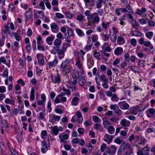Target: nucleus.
Returning a JSON list of instances; mask_svg holds the SVG:
<instances>
[{
	"instance_id": "nucleus-1",
	"label": "nucleus",
	"mask_w": 155,
	"mask_h": 155,
	"mask_svg": "<svg viewBox=\"0 0 155 155\" xmlns=\"http://www.w3.org/2000/svg\"><path fill=\"white\" fill-rule=\"evenodd\" d=\"M73 54L75 61V65L78 68H82L84 57L81 55L79 51L74 50Z\"/></svg>"
},
{
	"instance_id": "nucleus-2",
	"label": "nucleus",
	"mask_w": 155,
	"mask_h": 155,
	"mask_svg": "<svg viewBox=\"0 0 155 155\" xmlns=\"http://www.w3.org/2000/svg\"><path fill=\"white\" fill-rule=\"evenodd\" d=\"M117 150V147L114 145H111L110 147H108L106 148V150L104 153L103 155L107 153L110 155H114L116 153Z\"/></svg>"
},
{
	"instance_id": "nucleus-3",
	"label": "nucleus",
	"mask_w": 155,
	"mask_h": 155,
	"mask_svg": "<svg viewBox=\"0 0 155 155\" xmlns=\"http://www.w3.org/2000/svg\"><path fill=\"white\" fill-rule=\"evenodd\" d=\"M147 141V140L145 138L143 137H140L139 140V142L135 146L137 148V150H139L142 148L143 146L145 144V142Z\"/></svg>"
},
{
	"instance_id": "nucleus-4",
	"label": "nucleus",
	"mask_w": 155,
	"mask_h": 155,
	"mask_svg": "<svg viewBox=\"0 0 155 155\" xmlns=\"http://www.w3.org/2000/svg\"><path fill=\"white\" fill-rule=\"evenodd\" d=\"M110 109L113 110L116 114L118 116H120L122 114L121 110L119 108L117 105H111L110 106Z\"/></svg>"
},
{
	"instance_id": "nucleus-5",
	"label": "nucleus",
	"mask_w": 155,
	"mask_h": 155,
	"mask_svg": "<svg viewBox=\"0 0 155 155\" xmlns=\"http://www.w3.org/2000/svg\"><path fill=\"white\" fill-rule=\"evenodd\" d=\"M4 28L3 29V31H2V37L1 38L5 39L8 37L7 32L9 34L11 35V31H9L8 27L7 25H4Z\"/></svg>"
},
{
	"instance_id": "nucleus-6",
	"label": "nucleus",
	"mask_w": 155,
	"mask_h": 155,
	"mask_svg": "<svg viewBox=\"0 0 155 155\" xmlns=\"http://www.w3.org/2000/svg\"><path fill=\"white\" fill-rule=\"evenodd\" d=\"M131 124L130 122L125 119L122 120L120 122V125L123 127H124V129L127 131L128 128L127 127H129Z\"/></svg>"
},
{
	"instance_id": "nucleus-7",
	"label": "nucleus",
	"mask_w": 155,
	"mask_h": 155,
	"mask_svg": "<svg viewBox=\"0 0 155 155\" xmlns=\"http://www.w3.org/2000/svg\"><path fill=\"white\" fill-rule=\"evenodd\" d=\"M138 42L140 45H144L146 47H149L151 44L150 41H145L144 38L142 37L139 39Z\"/></svg>"
},
{
	"instance_id": "nucleus-8",
	"label": "nucleus",
	"mask_w": 155,
	"mask_h": 155,
	"mask_svg": "<svg viewBox=\"0 0 155 155\" xmlns=\"http://www.w3.org/2000/svg\"><path fill=\"white\" fill-rule=\"evenodd\" d=\"M118 104L120 107L121 109L124 110L128 109L130 107L129 105L125 101L119 102Z\"/></svg>"
},
{
	"instance_id": "nucleus-9",
	"label": "nucleus",
	"mask_w": 155,
	"mask_h": 155,
	"mask_svg": "<svg viewBox=\"0 0 155 155\" xmlns=\"http://www.w3.org/2000/svg\"><path fill=\"white\" fill-rule=\"evenodd\" d=\"M51 28L52 31L54 33H57L59 31L58 25L55 22H52L50 24Z\"/></svg>"
},
{
	"instance_id": "nucleus-10",
	"label": "nucleus",
	"mask_w": 155,
	"mask_h": 155,
	"mask_svg": "<svg viewBox=\"0 0 155 155\" xmlns=\"http://www.w3.org/2000/svg\"><path fill=\"white\" fill-rule=\"evenodd\" d=\"M114 137V136L110 135L107 134L104 136V140L108 144H109L112 141Z\"/></svg>"
},
{
	"instance_id": "nucleus-11",
	"label": "nucleus",
	"mask_w": 155,
	"mask_h": 155,
	"mask_svg": "<svg viewBox=\"0 0 155 155\" xmlns=\"http://www.w3.org/2000/svg\"><path fill=\"white\" fill-rule=\"evenodd\" d=\"M41 144L42 147L41 149V151L42 153H45L48 150L47 144L45 140H43Z\"/></svg>"
},
{
	"instance_id": "nucleus-12",
	"label": "nucleus",
	"mask_w": 155,
	"mask_h": 155,
	"mask_svg": "<svg viewBox=\"0 0 155 155\" xmlns=\"http://www.w3.org/2000/svg\"><path fill=\"white\" fill-rule=\"evenodd\" d=\"M51 78L52 81L54 83H59L61 82V78L58 73L57 74V76L54 77H53L52 75H51Z\"/></svg>"
},
{
	"instance_id": "nucleus-13",
	"label": "nucleus",
	"mask_w": 155,
	"mask_h": 155,
	"mask_svg": "<svg viewBox=\"0 0 155 155\" xmlns=\"http://www.w3.org/2000/svg\"><path fill=\"white\" fill-rule=\"evenodd\" d=\"M32 11L31 8H28V10L25 12V17L27 19H30L32 16Z\"/></svg>"
},
{
	"instance_id": "nucleus-14",
	"label": "nucleus",
	"mask_w": 155,
	"mask_h": 155,
	"mask_svg": "<svg viewBox=\"0 0 155 155\" xmlns=\"http://www.w3.org/2000/svg\"><path fill=\"white\" fill-rule=\"evenodd\" d=\"M123 51V50L122 48L117 47L114 50V53L116 56H119L121 55Z\"/></svg>"
},
{
	"instance_id": "nucleus-15",
	"label": "nucleus",
	"mask_w": 155,
	"mask_h": 155,
	"mask_svg": "<svg viewBox=\"0 0 155 155\" xmlns=\"http://www.w3.org/2000/svg\"><path fill=\"white\" fill-rule=\"evenodd\" d=\"M14 38L15 40L19 42L21 40V38L19 34L16 32H12L11 33V35Z\"/></svg>"
},
{
	"instance_id": "nucleus-16",
	"label": "nucleus",
	"mask_w": 155,
	"mask_h": 155,
	"mask_svg": "<svg viewBox=\"0 0 155 155\" xmlns=\"http://www.w3.org/2000/svg\"><path fill=\"white\" fill-rule=\"evenodd\" d=\"M54 39L55 36L53 35H51L47 38L46 39V41L49 45H51L52 44V42Z\"/></svg>"
},
{
	"instance_id": "nucleus-17",
	"label": "nucleus",
	"mask_w": 155,
	"mask_h": 155,
	"mask_svg": "<svg viewBox=\"0 0 155 155\" xmlns=\"http://www.w3.org/2000/svg\"><path fill=\"white\" fill-rule=\"evenodd\" d=\"M69 135L67 134H60L59 135V138L61 142L63 143L65 141L64 140H66L68 138Z\"/></svg>"
},
{
	"instance_id": "nucleus-18",
	"label": "nucleus",
	"mask_w": 155,
	"mask_h": 155,
	"mask_svg": "<svg viewBox=\"0 0 155 155\" xmlns=\"http://www.w3.org/2000/svg\"><path fill=\"white\" fill-rule=\"evenodd\" d=\"M155 113V110L153 108H150L146 112V114L148 117L150 118L152 116L154 117V115Z\"/></svg>"
},
{
	"instance_id": "nucleus-19",
	"label": "nucleus",
	"mask_w": 155,
	"mask_h": 155,
	"mask_svg": "<svg viewBox=\"0 0 155 155\" xmlns=\"http://www.w3.org/2000/svg\"><path fill=\"white\" fill-rule=\"evenodd\" d=\"M125 43V40L123 37L121 36H118L117 39V43L119 45H122Z\"/></svg>"
},
{
	"instance_id": "nucleus-20",
	"label": "nucleus",
	"mask_w": 155,
	"mask_h": 155,
	"mask_svg": "<svg viewBox=\"0 0 155 155\" xmlns=\"http://www.w3.org/2000/svg\"><path fill=\"white\" fill-rule=\"evenodd\" d=\"M143 152L140 151V154H141L142 155H147L149 154L150 148H149V146L148 145H147L146 146L143 148Z\"/></svg>"
},
{
	"instance_id": "nucleus-21",
	"label": "nucleus",
	"mask_w": 155,
	"mask_h": 155,
	"mask_svg": "<svg viewBox=\"0 0 155 155\" xmlns=\"http://www.w3.org/2000/svg\"><path fill=\"white\" fill-rule=\"evenodd\" d=\"M146 9L144 7H143L141 9L139 8L137 9L136 14L140 16H142L143 14L146 11Z\"/></svg>"
},
{
	"instance_id": "nucleus-22",
	"label": "nucleus",
	"mask_w": 155,
	"mask_h": 155,
	"mask_svg": "<svg viewBox=\"0 0 155 155\" xmlns=\"http://www.w3.org/2000/svg\"><path fill=\"white\" fill-rule=\"evenodd\" d=\"M131 35L137 37H141L142 35V33L138 30L132 31L131 32Z\"/></svg>"
},
{
	"instance_id": "nucleus-23",
	"label": "nucleus",
	"mask_w": 155,
	"mask_h": 155,
	"mask_svg": "<svg viewBox=\"0 0 155 155\" xmlns=\"http://www.w3.org/2000/svg\"><path fill=\"white\" fill-rule=\"evenodd\" d=\"M4 25H7L8 27L9 31H10V29L13 31H15L16 29V28H15L14 25L12 22H8Z\"/></svg>"
},
{
	"instance_id": "nucleus-24",
	"label": "nucleus",
	"mask_w": 155,
	"mask_h": 155,
	"mask_svg": "<svg viewBox=\"0 0 155 155\" xmlns=\"http://www.w3.org/2000/svg\"><path fill=\"white\" fill-rule=\"evenodd\" d=\"M79 101V98L77 97H74L72 99L71 103L74 106L77 105Z\"/></svg>"
},
{
	"instance_id": "nucleus-25",
	"label": "nucleus",
	"mask_w": 155,
	"mask_h": 155,
	"mask_svg": "<svg viewBox=\"0 0 155 155\" xmlns=\"http://www.w3.org/2000/svg\"><path fill=\"white\" fill-rule=\"evenodd\" d=\"M69 65L70 63L69 61L66 60L62 62L61 65V68H70V67H69Z\"/></svg>"
},
{
	"instance_id": "nucleus-26",
	"label": "nucleus",
	"mask_w": 155,
	"mask_h": 155,
	"mask_svg": "<svg viewBox=\"0 0 155 155\" xmlns=\"http://www.w3.org/2000/svg\"><path fill=\"white\" fill-rule=\"evenodd\" d=\"M94 128L95 129L98 130L100 132H103L104 131V129L102 125L99 124H94Z\"/></svg>"
},
{
	"instance_id": "nucleus-27",
	"label": "nucleus",
	"mask_w": 155,
	"mask_h": 155,
	"mask_svg": "<svg viewBox=\"0 0 155 155\" xmlns=\"http://www.w3.org/2000/svg\"><path fill=\"white\" fill-rule=\"evenodd\" d=\"M133 153V149L131 145L127 150H126L124 155H130Z\"/></svg>"
},
{
	"instance_id": "nucleus-28",
	"label": "nucleus",
	"mask_w": 155,
	"mask_h": 155,
	"mask_svg": "<svg viewBox=\"0 0 155 155\" xmlns=\"http://www.w3.org/2000/svg\"><path fill=\"white\" fill-rule=\"evenodd\" d=\"M87 44L84 46V50L86 51H88L91 49L92 44V43L89 44V41H87Z\"/></svg>"
},
{
	"instance_id": "nucleus-29",
	"label": "nucleus",
	"mask_w": 155,
	"mask_h": 155,
	"mask_svg": "<svg viewBox=\"0 0 155 155\" xmlns=\"http://www.w3.org/2000/svg\"><path fill=\"white\" fill-rule=\"evenodd\" d=\"M106 1L104 0H98L96 3V7L99 9L102 7V4H105Z\"/></svg>"
},
{
	"instance_id": "nucleus-30",
	"label": "nucleus",
	"mask_w": 155,
	"mask_h": 155,
	"mask_svg": "<svg viewBox=\"0 0 155 155\" xmlns=\"http://www.w3.org/2000/svg\"><path fill=\"white\" fill-rule=\"evenodd\" d=\"M60 50L59 47L54 46L52 49L50 51V52L53 54H55Z\"/></svg>"
},
{
	"instance_id": "nucleus-31",
	"label": "nucleus",
	"mask_w": 155,
	"mask_h": 155,
	"mask_svg": "<svg viewBox=\"0 0 155 155\" xmlns=\"http://www.w3.org/2000/svg\"><path fill=\"white\" fill-rule=\"evenodd\" d=\"M79 74L78 71L74 69L72 74V77L74 79H77L79 77Z\"/></svg>"
},
{
	"instance_id": "nucleus-32",
	"label": "nucleus",
	"mask_w": 155,
	"mask_h": 155,
	"mask_svg": "<svg viewBox=\"0 0 155 155\" xmlns=\"http://www.w3.org/2000/svg\"><path fill=\"white\" fill-rule=\"evenodd\" d=\"M76 115L77 117V120L78 122L79 123H81L82 122L83 119V117L81 113L80 112H77Z\"/></svg>"
},
{
	"instance_id": "nucleus-33",
	"label": "nucleus",
	"mask_w": 155,
	"mask_h": 155,
	"mask_svg": "<svg viewBox=\"0 0 155 155\" xmlns=\"http://www.w3.org/2000/svg\"><path fill=\"white\" fill-rule=\"evenodd\" d=\"M110 22H105L104 21H103L101 23L102 28L103 29L105 30L107 29L109 27V24Z\"/></svg>"
},
{
	"instance_id": "nucleus-34",
	"label": "nucleus",
	"mask_w": 155,
	"mask_h": 155,
	"mask_svg": "<svg viewBox=\"0 0 155 155\" xmlns=\"http://www.w3.org/2000/svg\"><path fill=\"white\" fill-rule=\"evenodd\" d=\"M65 52L62 50L60 49L58 52V58L60 59H62L64 56Z\"/></svg>"
},
{
	"instance_id": "nucleus-35",
	"label": "nucleus",
	"mask_w": 155,
	"mask_h": 155,
	"mask_svg": "<svg viewBox=\"0 0 155 155\" xmlns=\"http://www.w3.org/2000/svg\"><path fill=\"white\" fill-rule=\"evenodd\" d=\"M51 131L54 135H57L59 133V130L57 126H54L51 129Z\"/></svg>"
},
{
	"instance_id": "nucleus-36",
	"label": "nucleus",
	"mask_w": 155,
	"mask_h": 155,
	"mask_svg": "<svg viewBox=\"0 0 155 155\" xmlns=\"http://www.w3.org/2000/svg\"><path fill=\"white\" fill-rule=\"evenodd\" d=\"M58 62V61L57 59H55L53 61L50 62L48 63L49 67L50 68L54 67L57 64Z\"/></svg>"
},
{
	"instance_id": "nucleus-37",
	"label": "nucleus",
	"mask_w": 155,
	"mask_h": 155,
	"mask_svg": "<svg viewBox=\"0 0 155 155\" xmlns=\"http://www.w3.org/2000/svg\"><path fill=\"white\" fill-rule=\"evenodd\" d=\"M110 37L111 41L113 42H115L117 39V35L116 34L113 32L110 34Z\"/></svg>"
},
{
	"instance_id": "nucleus-38",
	"label": "nucleus",
	"mask_w": 155,
	"mask_h": 155,
	"mask_svg": "<svg viewBox=\"0 0 155 155\" xmlns=\"http://www.w3.org/2000/svg\"><path fill=\"white\" fill-rule=\"evenodd\" d=\"M141 111L140 107L136 106L134 107L133 109V113L134 115H136Z\"/></svg>"
},
{
	"instance_id": "nucleus-39",
	"label": "nucleus",
	"mask_w": 155,
	"mask_h": 155,
	"mask_svg": "<svg viewBox=\"0 0 155 155\" xmlns=\"http://www.w3.org/2000/svg\"><path fill=\"white\" fill-rule=\"evenodd\" d=\"M145 35L146 37L148 39H151L153 35V31H150L146 32Z\"/></svg>"
},
{
	"instance_id": "nucleus-40",
	"label": "nucleus",
	"mask_w": 155,
	"mask_h": 155,
	"mask_svg": "<svg viewBox=\"0 0 155 155\" xmlns=\"http://www.w3.org/2000/svg\"><path fill=\"white\" fill-rule=\"evenodd\" d=\"M75 30L78 35L81 37H83L84 35L83 31L80 29L75 28Z\"/></svg>"
},
{
	"instance_id": "nucleus-41",
	"label": "nucleus",
	"mask_w": 155,
	"mask_h": 155,
	"mask_svg": "<svg viewBox=\"0 0 155 155\" xmlns=\"http://www.w3.org/2000/svg\"><path fill=\"white\" fill-rule=\"evenodd\" d=\"M61 44V40L58 39H56L53 42V45L55 46L58 47Z\"/></svg>"
},
{
	"instance_id": "nucleus-42",
	"label": "nucleus",
	"mask_w": 155,
	"mask_h": 155,
	"mask_svg": "<svg viewBox=\"0 0 155 155\" xmlns=\"http://www.w3.org/2000/svg\"><path fill=\"white\" fill-rule=\"evenodd\" d=\"M107 129V131L109 134H113L114 133L115 131V129L113 126H110L108 127Z\"/></svg>"
},
{
	"instance_id": "nucleus-43",
	"label": "nucleus",
	"mask_w": 155,
	"mask_h": 155,
	"mask_svg": "<svg viewBox=\"0 0 155 155\" xmlns=\"http://www.w3.org/2000/svg\"><path fill=\"white\" fill-rule=\"evenodd\" d=\"M5 102L6 104H12L13 105H14L15 104L14 100H10L9 98H6L5 101Z\"/></svg>"
},
{
	"instance_id": "nucleus-44",
	"label": "nucleus",
	"mask_w": 155,
	"mask_h": 155,
	"mask_svg": "<svg viewBox=\"0 0 155 155\" xmlns=\"http://www.w3.org/2000/svg\"><path fill=\"white\" fill-rule=\"evenodd\" d=\"M87 65L89 68L91 67L94 65L93 60L91 58H89L87 60Z\"/></svg>"
},
{
	"instance_id": "nucleus-45",
	"label": "nucleus",
	"mask_w": 155,
	"mask_h": 155,
	"mask_svg": "<svg viewBox=\"0 0 155 155\" xmlns=\"http://www.w3.org/2000/svg\"><path fill=\"white\" fill-rule=\"evenodd\" d=\"M36 15L37 17L40 18H42L44 16V12L41 11H39L37 12Z\"/></svg>"
},
{
	"instance_id": "nucleus-46",
	"label": "nucleus",
	"mask_w": 155,
	"mask_h": 155,
	"mask_svg": "<svg viewBox=\"0 0 155 155\" xmlns=\"http://www.w3.org/2000/svg\"><path fill=\"white\" fill-rule=\"evenodd\" d=\"M64 15L67 18L69 19H71L73 17V15L69 11L65 12H64Z\"/></svg>"
},
{
	"instance_id": "nucleus-47",
	"label": "nucleus",
	"mask_w": 155,
	"mask_h": 155,
	"mask_svg": "<svg viewBox=\"0 0 155 155\" xmlns=\"http://www.w3.org/2000/svg\"><path fill=\"white\" fill-rule=\"evenodd\" d=\"M20 6L21 8L25 10H26L27 9H28V5L27 4L24 2H21L20 3Z\"/></svg>"
},
{
	"instance_id": "nucleus-48",
	"label": "nucleus",
	"mask_w": 155,
	"mask_h": 155,
	"mask_svg": "<svg viewBox=\"0 0 155 155\" xmlns=\"http://www.w3.org/2000/svg\"><path fill=\"white\" fill-rule=\"evenodd\" d=\"M91 39L93 42H96L98 39V35L96 34H92L91 35Z\"/></svg>"
},
{
	"instance_id": "nucleus-49",
	"label": "nucleus",
	"mask_w": 155,
	"mask_h": 155,
	"mask_svg": "<svg viewBox=\"0 0 155 155\" xmlns=\"http://www.w3.org/2000/svg\"><path fill=\"white\" fill-rule=\"evenodd\" d=\"M84 16L80 12L77 13V17L76 19L79 21H81L83 20Z\"/></svg>"
},
{
	"instance_id": "nucleus-50",
	"label": "nucleus",
	"mask_w": 155,
	"mask_h": 155,
	"mask_svg": "<svg viewBox=\"0 0 155 155\" xmlns=\"http://www.w3.org/2000/svg\"><path fill=\"white\" fill-rule=\"evenodd\" d=\"M132 26L136 29L137 30L139 28V25L136 20L132 22Z\"/></svg>"
},
{
	"instance_id": "nucleus-51",
	"label": "nucleus",
	"mask_w": 155,
	"mask_h": 155,
	"mask_svg": "<svg viewBox=\"0 0 155 155\" xmlns=\"http://www.w3.org/2000/svg\"><path fill=\"white\" fill-rule=\"evenodd\" d=\"M130 145H131L128 144L127 143H124L120 147L125 151L126 149L127 150Z\"/></svg>"
},
{
	"instance_id": "nucleus-52",
	"label": "nucleus",
	"mask_w": 155,
	"mask_h": 155,
	"mask_svg": "<svg viewBox=\"0 0 155 155\" xmlns=\"http://www.w3.org/2000/svg\"><path fill=\"white\" fill-rule=\"evenodd\" d=\"M103 125L104 127L105 128H107L108 126L111 125L110 123L107 121V120H104L103 123Z\"/></svg>"
},
{
	"instance_id": "nucleus-53",
	"label": "nucleus",
	"mask_w": 155,
	"mask_h": 155,
	"mask_svg": "<svg viewBox=\"0 0 155 155\" xmlns=\"http://www.w3.org/2000/svg\"><path fill=\"white\" fill-rule=\"evenodd\" d=\"M41 44H37V49L39 51H43L45 50V46Z\"/></svg>"
},
{
	"instance_id": "nucleus-54",
	"label": "nucleus",
	"mask_w": 155,
	"mask_h": 155,
	"mask_svg": "<svg viewBox=\"0 0 155 155\" xmlns=\"http://www.w3.org/2000/svg\"><path fill=\"white\" fill-rule=\"evenodd\" d=\"M67 33L68 35V36L67 37H73L74 36L73 31L72 29L70 28H69V29L67 30Z\"/></svg>"
},
{
	"instance_id": "nucleus-55",
	"label": "nucleus",
	"mask_w": 155,
	"mask_h": 155,
	"mask_svg": "<svg viewBox=\"0 0 155 155\" xmlns=\"http://www.w3.org/2000/svg\"><path fill=\"white\" fill-rule=\"evenodd\" d=\"M78 81L79 84L81 86H83L85 83V79L82 77H79Z\"/></svg>"
},
{
	"instance_id": "nucleus-56",
	"label": "nucleus",
	"mask_w": 155,
	"mask_h": 155,
	"mask_svg": "<svg viewBox=\"0 0 155 155\" xmlns=\"http://www.w3.org/2000/svg\"><path fill=\"white\" fill-rule=\"evenodd\" d=\"M55 14L56 17L59 19H63L64 17V15L60 13L56 12Z\"/></svg>"
},
{
	"instance_id": "nucleus-57",
	"label": "nucleus",
	"mask_w": 155,
	"mask_h": 155,
	"mask_svg": "<svg viewBox=\"0 0 155 155\" xmlns=\"http://www.w3.org/2000/svg\"><path fill=\"white\" fill-rule=\"evenodd\" d=\"M93 119L95 123L100 122L101 121V119L95 115L93 116Z\"/></svg>"
},
{
	"instance_id": "nucleus-58",
	"label": "nucleus",
	"mask_w": 155,
	"mask_h": 155,
	"mask_svg": "<svg viewBox=\"0 0 155 155\" xmlns=\"http://www.w3.org/2000/svg\"><path fill=\"white\" fill-rule=\"evenodd\" d=\"M100 78L102 82H108V79L106 78L104 74L100 75Z\"/></svg>"
},
{
	"instance_id": "nucleus-59",
	"label": "nucleus",
	"mask_w": 155,
	"mask_h": 155,
	"mask_svg": "<svg viewBox=\"0 0 155 155\" xmlns=\"http://www.w3.org/2000/svg\"><path fill=\"white\" fill-rule=\"evenodd\" d=\"M85 15L87 16V19L91 18L92 17V15H91V12L89 10H87L84 12Z\"/></svg>"
},
{
	"instance_id": "nucleus-60",
	"label": "nucleus",
	"mask_w": 155,
	"mask_h": 155,
	"mask_svg": "<svg viewBox=\"0 0 155 155\" xmlns=\"http://www.w3.org/2000/svg\"><path fill=\"white\" fill-rule=\"evenodd\" d=\"M125 8L126 12L128 13H132L133 12L132 8L129 5H127Z\"/></svg>"
},
{
	"instance_id": "nucleus-61",
	"label": "nucleus",
	"mask_w": 155,
	"mask_h": 155,
	"mask_svg": "<svg viewBox=\"0 0 155 155\" xmlns=\"http://www.w3.org/2000/svg\"><path fill=\"white\" fill-rule=\"evenodd\" d=\"M130 43L134 47H135L137 44V41L135 38H133L131 39Z\"/></svg>"
},
{
	"instance_id": "nucleus-62",
	"label": "nucleus",
	"mask_w": 155,
	"mask_h": 155,
	"mask_svg": "<svg viewBox=\"0 0 155 155\" xmlns=\"http://www.w3.org/2000/svg\"><path fill=\"white\" fill-rule=\"evenodd\" d=\"M111 99L113 101H117L118 98L117 97V95L116 94H114L112 95Z\"/></svg>"
},
{
	"instance_id": "nucleus-63",
	"label": "nucleus",
	"mask_w": 155,
	"mask_h": 155,
	"mask_svg": "<svg viewBox=\"0 0 155 155\" xmlns=\"http://www.w3.org/2000/svg\"><path fill=\"white\" fill-rule=\"evenodd\" d=\"M70 46V45L69 44H64L63 45L62 48L61 50H62L64 52H65L68 47Z\"/></svg>"
},
{
	"instance_id": "nucleus-64",
	"label": "nucleus",
	"mask_w": 155,
	"mask_h": 155,
	"mask_svg": "<svg viewBox=\"0 0 155 155\" xmlns=\"http://www.w3.org/2000/svg\"><path fill=\"white\" fill-rule=\"evenodd\" d=\"M110 36L107 34H105L103 35L102 39L104 41H108L109 38Z\"/></svg>"
}]
</instances>
